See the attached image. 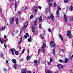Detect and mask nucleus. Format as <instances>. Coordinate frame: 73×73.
I'll list each match as a JSON object with an SVG mask.
<instances>
[{
    "label": "nucleus",
    "mask_w": 73,
    "mask_h": 73,
    "mask_svg": "<svg viewBox=\"0 0 73 73\" xmlns=\"http://www.w3.org/2000/svg\"><path fill=\"white\" fill-rule=\"evenodd\" d=\"M28 73H32V72L31 71H29Z\"/></svg>",
    "instance_id": "69168bd1"
},
{
    "label": "nucleus",
    "mask_w": 73,
    "mask_h": 73,
    "mask_svg": "<svg viewBox=\"0 0 73 73\" xmlns=\"http://www.w3.org/2000/svg\"><path fill=\"white\" fill-rule=\"evenodd\" d=\"M23 71H22L21 73H26V72H27V70H25V69H23Z\"/></svg>",
    "instance_id": "393cba45"
},
{
    "label": "nucleus",
    "mask_w": 73,
    "mask_h": 73,
    "mask_svg": "<svg viewBox=\"0 0 73 73\" xmlns=\"http://www.w3.org/2000/svg\"><path fill=\"white\" fill-rule=\"evenodd\" d=\"M4 71H5L6 72H7V71H8V70H7V69H5V68H4Z\"/></svg>",
    "instance_id": "864d4df0"
},
{
    "label": "nucleus",
    "mask_w": 73,
    "mask_h": 73,
    "mask_svg": "<svg viewBox=\"0 0 73 73\" xmlns=\"http://www.w3.org/2000/svg\"><path fill=\"white\" fill-rule=\"evenodd\" d=\"M4 38H7V36H6V35L4 36Z\"/></svg>",
    "instance_id": "13d9d810"
},
{
    "label": "nucleus",
    "mask_w": 73,
    "mask_h": 73,
    "mask_svg": "<svg viewBox=\"0 0 73 73\" xmlns=\"http://www.w3.org/2000/svg\"><path fill=\"white\" fill-rule=\"evenodd\" d=\"M5 29V27H2L0 29H2V31H3V30H4Z\"/></svg>",
    "instance_id": "2f4dec72"
},
{
    "label": "nucleus",
    "mask_w": 73,
    "mask_h": 73,
    "mask_svg": "<svg viewBox=\"0 0 73 73\" xmlns=\"http://www.w3.org/2000/svg\"><path fill=\"white\" fill-rule=\"evenodd\" d=\"M21 31H20V33L19 34V35L20 36V35H21Z\"/></svg>",
    "instance_id": "e2e57ef3"
},
{
    "label": "nucleus",
    "mask_w": 73,
    "mask_h": 73,
    "mask_svg": "<svg viewBox=\"0 0 73 73\" xmlns=\"http://www.w3.org/2000/svg\"><path fill=\"white\" fill-rule=\"evenodd\" d=\"M57 66L59 69H62L63 68V66L61 64H58Z\"/></svg>",
    "instance_id": "f8f14e48"
},
{
    "label": "nucleus",
    "mask_w": 73,
    "mask_h": 73,
    "mask_svg": "<svg viewBox=\"0 0 73 73\" xmlns=\"http://www.w3.org/2000/svg\"><path fill=\"white\" fill-rule=\"evenodd\" d=\"M10 50L12 54H14V52H15V48H13V49H11Z\"/></svg>",
    "instance_id": "4468645a"
},
{
    "label": "nucleus",
    "mask_w": 73,
    "mask_h": 73,
    "mask_svg": "<svg viewBox=\"0 0 73 73\" xmlns=\"http://www.w3.org/2000/svg\"><path fill=\"white\" fill-rule=\"evenodd\" d=\"M34 24L35 26H37V22H36V21H34Z\"/></svg>",
    "instance_id": "bb28decb"
},
{
    "label": "nucleus",
    "mask_w": 73,
    "mask_h": 73,
    "mask_svg": "<svg viewBox=\"0 0 73 73\" xmlns=\"http://www.w3.org/2000/svg\"><path fill=\"white\" fill-rule=\"evenodd\" d=\"M48 65H50V64H51V62H48Z\"/></svg>",
    "instance_id": "4d7b16f0"
},
{
    "label": "nucleus",
    "mask_w": 73,
    "mask_h": 73,
    "mask_svg": "<svg viewBox=\"0 0 73 73\" xmlns=\"http://www.w3.org/2000/svg\"><path fill=\"white\" fill-rule=\"evenodd\" d=\"M67 36L68 37H69V38H72L73 37V36L71 35V31H69L68 32L67 34Z\"/></svg>",
    "instance_id": "7ed1b4c3"
},
{
    "label": "nucleus",
    "mask_w": 73,
    "mask_h": 73,
    "mask_svg": "<svg viewBox=\"0 0 73 73\" xmlns=\"http://www.w3.org/2000/svg\"><path fill=\"white\" fill-rule=\"evenodd\" d=\"M68 1H69L68 0H64V1L65 3H68Z\"/></svg>",
    "instance_id": "ea45409f"
},
{
    "label": "nucleus",
    "mask_w": 73,
    "mask_h": 73,
    "mask_svg": "<svg viewBox=\"0 0 73 73\" xmlns=\"http://www.w3.org/2000/svg\"><path fill=\"white\" fill-rule=\"evenodd\" d=\"M38 27L39 28H41V24H39L38 25Z\"/></svg>",
    "instance_id": "a19ab883"
},
{
    "label": "nucleus",
    "mask_w": 73,
    "mask_h": 73,
    "mask_svg": "<svg viewBox=\"0 0 73 73\" xmlns=\"http://www.w3.org/2000/svg\"><path fill=\"white\" fill-rule=\"evenodd\" d=\"M17 13L18 14H20V13H21V11H18Z\"/></svg>",
    "instance_id": "49530a36"
},
{
    "label": "nucleus",
    "mask_w": 73,
    "mask_h": 73,
    "mask_svg": "<svg viewBox=\"0 0 73 73\" xmlns=\"http://www.w3.org/2000/svg\"><path fill=\"white\" fill-rule=\"evenodd\" d=\"M19 32V31H18V30H17V31L16 32V33H17Z\"/></svg>",
    "instance_id": "680f3d73"
},
{
    "label": "nucleus",
    "mask_w": 73,
    "mask_h": 73,
    "mask_svg": "<svg viewBox=\"0 0 73 73\" xmlns=\"http://www.w3.org/2000/svg\"><path fill=\"white\" fill-rule=\"evenodd\" d=\"M23 38V37H22L21 36V38L20 40V41L19 42V44H21V42H22V40Z\"/></svg>",
    "instance_id": "b1692460"
},
{
    "label": "nucleus",
    "mask_w": 73,
    "mask_h": 73,
    "mask_svg": "<svg viewBox=\"0 0 73 73\" xmlns=\"http://www.w3.org/2000/svg\"><path fill=\"white\" fill-rule=\"evenodd\" d=\"M27 25H28V22L27 21H25L24 23V25L23 26V29H26Z\"/></svg>",
    "instance_id": "39448f33"
},
{
    "label": "nucleus",
    "mask_w": 73,
    "mask_h": 73,
    "mask_svg": "<svg viewBox=\"0 0 73 73\" xmlns=\"http://www.w3.org/2000/svg\"><path fill=\"white\" fill-rule=\"evenodd\" d=\"M70 19L71 21H73V17H71L70 18Z\"/></svg>",
    "instance_id": "c756f323"
},
{
    "label": "nucleus",
    "mask_w": 73,
    "mask_h": 73,
    "mask_svg": "<svg viewBox=\"0 0 73 73\" xmlns=\"http://www.w3.org/2000/svg\"><path fill=\"white\" fill-rule=\"evenodd\" d=\"M21 47L20 46H19V50H20L21 49Z\"/></svg>",
    "instance_id": "052dcab7"
},
{
    "label": "nucleus",
    "mask_w": 73,
    "mask_h": 73,
    "mask_svg": "<svg viewBox=\"0 0 73 73\" xmlns=\"http://www.w3.org/2000/svg\"><path fill=\"white\" fill-rule=\"evenodd\" d=\"M15 53L16 55H19V52H18V51H15Z\"/></svg>",
    "instance_id": "7c9ffc66"
},
{
    "label": "nucleus",
    "mask_w": 73,
    "mask_h": 73,
    "mask_svg": "<svg viewBox=\"0 0 73 73\" xmlns=\"http://www.w3.org/2000/svg\"><path fill=\"white\" fill-rule=\"evenodd\" d=\"M13 21H14V18L12 17L10 19V23L11 24H12L13 23Z\"/></svg>",
    "instance_id": "9d476101"
},
{
    "label": "nucleus",
    "mask_w": 73,
    "mask_h": 73,
    "mask_svg": "<svg viewBox=\"0 0 73 73\" xmlns=\"http://www.w3.org/2000/svg\"><path fill=\"white\" fill-rule=\"evenodd\" d=\"M24 52H25V49H23L22 50V54H23V53H24Z\"/></svg>",
    "instance_id": "58836bf2"
},
{
    "label": "nucleus",
    "mask_w": 73,
    "mask_h": 73,
    "mask_svg": "<svg viewBox=\"0 0 73 73\" xmlns=\"http://www.w3.org/2000/svg\"><path fill=\"white\" fill-rule=\"evenodd\" d=\"M50 62H53V58H50Z\"/></svg>",
    "instance_id": "c9c22d12"
},
{
    "label": "nucleus",
    "mask_w": 73,
    "mask_h": 73,
    "mask_svg": "<svg viewBox=\"0 0 73 73\" xmlns=\"http://www.w3.org/2000/svg\"><path fill=\"white\" fill-rule=\"evenodd\" d=\"M59 61L60 62H62V60H60Z\"/></svg>",
    "instance_id": "603ef678"
},
{
    "label": "nucleus",
    "mask_w": 73,
    "mask_h": 73,
    "mask_svg": "<svg viewBox=\"0 0 73 73\" xmlns=\"http://www.w3.org/2000/svg\"><path fill=\"white\" fill-rule=\"evenodd\" d=\"M32 38L31 36H30V38L28 39V42H30L31 41V40H32Z\"/></svg>",
    "instance_id": "4be33fe9"
},
{
    "label": "nucleus",
    "mask_w": 73,
    "mask_h": 73,
    "mask_svg": "<svg viewBox=\"0 0 73 73\" xmlns=\"http://www.w3.org/2000/svg\"><path fill=\"white\" fill-rule=\"evenodd\" d=\"M28 37H29V35L28 33H27L25 35H24L23 37L24 38L26 39Z\"/></svg>",
    "instance_id": "0eeeda50"
},
{
    "label": "nucleus",
    "mask_w": 73,
    "mask_h": 73,
    "mask_svg": "<svg viewBox=\"0 0 73 73\" xmlns=\"http://www.w3.org/2000/svg\"><path fill=\"white\" fill-rule=\"evenodd\" d=\"M26 73H28L29 72H28L27 71H26Z\"/></svg>",
    "instance_id": "774afa93"
},
{
    "label": "nucleus",
    "mask_w": 73,
    "mask_h": 73,
    "mask_svg": "<svg viewBox=\"0 0 73 73\" xmlns=\"http://www.w3.org/2000/svg\"><path fill=\"white\" fill-rule=\"evenodd\" d=\"M14 67L15 69H17V65L16 64H15L14 65Z\"/></svg>",
    "instance_id": "cd10ccee"
},
{
    "label": "nucleus",
    "mask_w": 73,
    "mask_h": 73,
    "mask_svg": "<svg viewBox=\"0 0 73 73\" xmlns=\"http://www.w3.org/2000/svg\"><path fill=\"white\" fill-rule=\"evenodd\" d=\"M11 35L12 36H14V35H15V33H11Z\"/></svg>",
    "instance_id": "c03bdc74"
},
{
    "label": "nucleus",
    "mask_w": 73,
    "mask_h": 73,
    "mask_svg": "<svg viewBox=\"0 0 73 73\" xmlns=\"http://www.w3.org/2000/svg\"><path fill=\"white\" fill-rule=\"evenodd\" d=\"M33 9H37V7L36 6H34Z\"/></svg>",
    "instance_id": "a18cd8bd"
},
{
    "label": "nucleus",
    "mask_w": 73,
    "mask_h": 73,
    "mask_svg": "<svg viewBox=\"0 0 73 73\" xmlns=\"http://www.w3.org/2000/svg\"><path fill=\"white\" fill-rule=\"evenodd\" d=\"M40 37L42 39H44V35H40Z\"/></svg>",
    "instance_id": "473e14b6"
},
{
    "label": "nucleus",
    "mask_w": 73,
    "mask_h": 73,
    "mask_svg": "<svg viewBox=\"0 0 73 73\" xmlns=\"http://www.w3.org/2000/svg\"><path fill=\"white\" fill-rule=\"evenodd\" d=\"M69 61V59L67 58H65L64 60L65 63H67Z\"/></svg>",
    "instance_id": "2eb2a0df"
},
{
    "label": "nucleus",
    "mask_w": 73,
    "mask_h": 73,
    "mask_svg": "<svg viewBox=\"0 0 73 73\" xmlns=\"http://www.w3.org/2000/svg\"><path fill=\"white\" fill-rule=\"evenodd\" d=\"M45 46H46V44L45 42H43V46L42 47V51L43 53H45V49H44V47H45Z\"/></svg>",
    "instance_id": "423d86ee"
},
{
    "label": "nucleus",
    "mask_w": 73,
    "mask_h": 73,
    "mask_svg": "<svg viewBox=\"0 0 73 73\" xmlns=\"http://www.w3.org/2000/svg\"><path fill=\"white\" fill-rule=\"evenodd\" d=\"M42 21V17L40 16L39 18V23H41Z\"/></svg>",
    "instance_id": "aec40b11"
},
{
    "label": "nucleus",
    "mask_w": 73,
    "mask_h": 73,
    "mask_svg": "<svg viewBox=\"0 0 73 73\" xmlns=\"http://www.w3.org/2000/svg\"><path fill=\"white\" fill-rule=\"evenodd\" d=\"M55 53H56V50H55V48H54L52 51V54L54 55L55 54Z\"/></svg>",
    "instance_id": "a878e982"
},
{
    "label": "nucleus",
    "mask_w": 73,
    "mask_h": 73,
    "mask_svg": "<svg viewBox=\"0 0 73 73\" xmlns=\"http://www.w3.org/2000/svg\"><path fill=\"white\" fill-rule=\"evenodd\" d=\"M64 17L66 22H67V21H68V19H67V17H66V15L65 14H64Z\"/></svg>",
    "instance_id": "9b49d317"
},
{
    "label": "nucleus",
    "mask_w": 73,
    "mask_h": 73,
    "mask_svg": "<svg viewBox=\"0 0 73 73\" xmlns=\"http://www.w3.org/2000/svg\"><path fill=\"white\" fill-rule=\"evenodd\" d=\"M56 45V43L54 41H51L50 42V46L51 48H54Z\"/></svg>",
    "instance_id": "f257e3e1"
},
{
    "label": "nucleus",
    "mask_w": 73,
    "mask_h": 73,
    "mask_svg": "<svg viewBox=\"0 0 73 73\" xmlns=\"http://www.w3.org/2000/svg\"><path fill=\"white\" fill-rule=\"evenodd\" d=\"M17 3H16L15 4L14 8H15V11H16V9L17 8Z\"/></svg>",
    "instance_id": "6ab92c4d"
},
{
    "label": "nucleus",
    "mask_w": 73,
    "mask_h": 73,
    "mask_svg": "<svg viewBox=\"0 0 73 73\" xmlns=\"http://www.w3.org/2000/svg\"><path fill=\"white\" fill-rule=\"evenodd\" d=\"M6 64H8V60H6Z\"/></svg>",
    "instance_id": "bf43d9fd"
},
{
    "label": "nucleus",
    "mask_w": 73,
    "mask_h": 73,
    "mask_svg": "<svg viewBox=\"0 0 73 73\" xmlns=\"http://www.w3.org/2000/svg\"><path fill=\"white\" fill-rule=\"evenodd\" d=\"M15 21L17 25L18 24V22H19V19L17 18H16L15 19Z\"/></svg>",
    "instance_id": "412c9836"
},
{
    "label": "nucleus",
    "mask_w": 73,
    "mask_h": 73,
    "mask_svg": "<svg viewBox=\"0 0 73 73\" xmlns=\"http://www.w3.org/2000/svg\"><path fill=\"white\" fill-rule=\"evenodd\" d=\"M34 12H37V9H35L34 10Z\"/></svg>",
    "instance_id": "de8ad7c7"
},
{
    "label": "nucleus",
    "mask_w": 73,
    "mask_h": 73,
    "mask_svg": "<svg viewBox=\"0 0 73 73\" xmlns=\"http://www.w3.org/2000/svg\"><path fill=\"white\" fill-rule=\"evenodd\" d=\"M47 19H51L52 21L54 20V16H53V15L52 14H51L50 16L48 17Z\"/></svg>",
    "instance_id": "20e7f679"
},
{
    "label": "nucleus",
    "mask_w": 73,
    "mask_h": 73,
    "mask_svg": "<svg viewBox=\"0 0 73 73\" xmlns=\"http://www.w3.org/2000/svg\"><path fill=\"white\" fill-rule=\"evenodd\" d=\"M0 57H3V53H0Z\"/></svg>",
    "instance_id": "72a5a7b5"
},
{
    "label": "nucleus",
    "mask_w": 73,
    "mask_h": 73,
    "mask_svg": "<svg viewBox=\"0 0 73 73\" xmlns=\"http://www.w3.org/2000/svg\"><path fill=\"white\" fill-rule=\"evenodd\" d=\"M53 5L54 7H57V4H56V3H54V4Z\"/></svg>",
    "instance_id": "f704fd0d"
},
{
    "label": "nucleus",
    "mask_w": 73,
    "mask_h": 73,
    "mask_svg": "<svg viewBox=\"0 0 73 73\" xmlns=\"http://www.w3.org/2000/svg\"><path fill=\"white\" fill-rule=\"evenodd\" d=\"M1 44H4V41L3 40H1Z\"/></svg>",
    "instance_id": "5fc2aeb1"
},
{
    "label": "nucleus",
    "mask_w": 73,
    "mask_h": 73,
    "mask_svg": "<svg viewBox=\"0 0 73 73\" xmlns=\"http://www.w3.org/2000/svg\"><path fill=\"white\" fill-rule=\"evenodd\" d=\"M34 17L33 15H31L30 17V19H32V18H33Z\"/></svg>",
    "instance_id": "e433bc0d"
},
{
    "label": "nucleus",
    "mask_w": 73,
    "mask_h": 73,
    "mask_svg": "<svg viewBox=\"0 0 73 73\" xmlns=\"http://www.w3.org/2000/svg\"><path fill=\"white\" fill-rule=\"evenodd\" d=\"M58 36H59L61 40H64V38L63 37V36H62V35H61L60 34H59L58 35Z\"/></svg>",
    "instance_id": "6e6552de"
},
{
    "label": "nucleus",
    "mask_w": 73,
    "mask_h": 73,
    "mask_svg": "<svg viewBox=\"0 0 73 73\" xmlns=\"http://www.w3.org/2000/svg\"><path fill=\"white\" fill-rule=\"evenodd\" d=\"M70 73H73V70H70Z\"/></svg>",
    "instance_id": "3c124183"
},
{
    "label": "nucleus",
    "mask_w": 73,
    "mask_h": 73,
    "mask_svg": "<svg viewBox=\"0 0 73 73\" xmlns=\"http://www.w3.org/2000/svg\"><path fill=\"white\" fill-rule=\"evenodd\" d=\"M5 41H5H6V40H3V41Z\"/></svg>",
    "instance_id": "338daca9"
},
{
    "label": "nucleus",
    "mask_w": 73,
    "mask_h": 73,
    "mask_svg": "<svg viewBox=\"0 0 73 73\" xmlns=\"http://www.w3.org/2000/svg\"><path fill=\"white\" fill-rule=\"evenodd\" d=\"M29 60V56H28L27 57V60L28 61Z\"/></svg>",
    "instance_id": "c85d7f7f"
},
{
    "label": "nucleus",
    "mask_w": 73,
    "mask_h": 73,
    "mask_svg": "<svg viewBox=\"0 0 73 73\" xmlns=\"http://www.w3.org/2000/svg\"><path fill=\"white\" fill-rule=\"evenodd\" d=\"M4 46H5V48H7V45H6L5 44V43H4Z\"/></svg>",
    "instance_id": "09e8293b"
},
{
    "label": "nucleus",
    "mask_w": 73,
    "mask_h": 73,
    "mask_svg": "<svg viewBox=\"0 0 73 73\" xmlns=\"http://www.w3.org/2000/svg\"><path fill=\"white\" fill-rule=\"evenodd\" d=\"M27 7H26L24 8L25 10H26L27 9Z\"/></svg>",
    "instance_id": "0e129e2a"
},
{
    "label": "nucleus",
    "mask_w": 73,
    "mask_h": 73,
    "mask_svg": "<svg viewBox=\"0 0 73 73\" xmlns=\"http://www.w3.org/2000/svg\"><path fill=\"white\" fill-rule=\"evenodd\" d=\"M3 10L2 9V8L1 7H0V12H2Z\"/></svg>",
    "instance_id": "79ce46f5"
},
{
    "label": "nucleus",
    "mask_w": 73,
    "mask_h": 73,
    "mask_svg": "<svg viewBox=\"0 0 73 73\" xmlns=\"http://www.w3.org/2000/svg\"><path fill=\"white\" fill-rule=\"evenodd\" d=\"M31 28L32 31L33 33H34L35 32V26L33 25Z\"/></svg>",
    "instance_id": "1a4fd4ad"
},
{
    "label": "nucleus",
    "mask_w": 73,
    "mask_h": 73,
    "mask_svg": "<svg viewBox=\"0 0 73 73\" xmlns=\"http://www.w3.org/2000/svg\"><path fill=\"white\" fill-rule=\"evenodd\" d=\"M48 0V2L49 3V6L50 7H52V3L51 2V1H50V0ZM54 0H51V1H53Z\"/></svg>",
    "instance_id": "ddd939ff"
},
{
    "label": "nucleus",
    "mask_w": 73,
    "mask_h": 73,
    "mask_svg": "<svg viewBox=\"0 0 73 73\" xmlns=\"http://www.w3.org/2000/svg\"><path fill=\"white\" fill-rule=\"evenodd\" d=\"M40 52H41V49H39L38 50V54H40Z\"/></svg>",
    "instance_id": "4c0bfd02"
},
{
    "label": "nucleus",
    "mask_w": 73,
    "mask_h": 73,
    "mask_svg": "<svg viewBox=\"0 0 73 73\" xmlns=\"http://www.w3.org/2000/svg\"><path fill=\"white\" fill-rule=\"evenodd\" d=\"M48 31L49 32H51V29H50V28H49L48 29Z\"/></svg>",
    "instance_id": "37998d69"
},
{
    "label": "nucleus",
    "mask_w": 73,
    "mask_h": 73,
    "mask_svg": "<svg viewBox=\"0 0 73 73\" xmlns=\"http://www.w3.org/2000/svg\"><path fill=\"white\" fill-rule=\"evenodd\" d=\"M34 62L36 65H38V62L37 61V60H35L34 61Z\"/></svg>",
    "instance_id": "a211bd4d"
},
{
    "label": "nucleus",
    "mask_w": 73,
    "mask_h": 73,
    "mask_svg": "<svg viewBox=\"0 0 73 73\" xmlns=\"http://www.w3.org/2000/svg\"><path fill=\"white\" fill-rule=\"evenodd\" d=\"M62 51L63 52V53H64L65 52V51L64 50V49H62Z\"/></svg>",
    "instance_id": "6e6d98bb"
},
{
    "label": "nucleus",
    "mask_w": 73,
    "mask_h": 73,
    "mask_svg": "<svg viewBox=\"0 0 73 73\" xmlns=\"http://www.w3.org/2000/svg\"><path fill=\"white\" fill-rule=\"evenodd\" d=\"M73 9V7L72 6H70L69 7V11H72Z\"/></svg>",
    "instance_id": "f3484780"
},
{
    "label": "nucleus",
    "mask_w": 73,
    "mask_h": 73,
    "mask_svg": "<svg viewBox=\"0 0 73 73\" xmlns=\"http://www.w3.org/2000/svg\"><path fill=\"white\" fill-rule=\"evenodd\" d=\"M11 61L14 64H16L17 63V61H16V60L15 59H12Z\"/></svg>",
    "instance_id": "dca6fc26"
},
{
    "label": "nucleus",
    "mask_w": 73,
    "mask_h": 73,
    "mask_svg": "<svg viewBox=\"0 0 73 73\" xmlns=\"http://www.w3.org/2000/svg\"><path fill=\"white\" fill-rule=\"evenodd\" d=\"M38 8L39 9H41V7L40 6H39Z\"/></svg>",
    "instance_id": "8fccbe9b"
},
{
    "label": "nucleus",
    "mask_w": 73,
    "mask_h": 73,
    "mask_svg": "<svg viewBox=\"0 0 73 73\" xmlns=\"http://www.w3.org/2000/svg\"><path fill=\"white\" fill-rule=\"evenodd\" d=\"M58 10H57L56 12V14L57 15L56 17H59V11H61V9L60 6H58Z\"/></svg>",
    "instance_id": "f03ea898"
},
{
    "label": "nucleus",
    "mask_w": 73,
    "mask_h": 73,
    "mask_svg": "<svg viewBox=\"0 0 73 73\" xmlns=\"http://www.w3.org/2000/svg\"><path fill=\"white\" fill-rule=\"evenodd\" d=\"M45 73H53V72L50 70H47L46 71Z\"/></svg>",
    "instance_id": "5701e85b"
}]
</instances>
